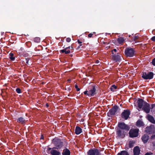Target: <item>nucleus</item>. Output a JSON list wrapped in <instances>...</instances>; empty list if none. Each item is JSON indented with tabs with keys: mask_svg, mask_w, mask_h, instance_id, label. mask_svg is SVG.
<instances>
[{
	"mask_svg": "<svg viewBox=\"0 0 155 155\" xmlns=\"http://www.w3.org/2000/svg\"><path fill=\"white\" fill-rule=\"evenodd\" d=\"M118 128L116 131V137L117 139L124 138L130 127L127 124L124 122H119L117 125Z\"/></svg>",
	"mask_w": 155,
	"mask_h": 155,
	"instance_id": "f257e3e1",
	"label": "nucleus"
},
{
	"mask_svg": "<svg viewBox=\"0 0 155 155\" xmlns=\"http://www.w3.org/2000/svg\"><path fill=\"white\" fill-rule=\"evenodd\" d=\"M52 142L55 147L52 149H56L58 150L61 149L63 146V143L61 139H53Z\"/></svg>",
	"mask_w": 155,
	"mask_h": 155,
	"instance_id": "f03ea898",
	"label": "nucleus"
},
{
	"mask_svg": "<svg viewBox=\"0 0 155 155\" xmlns=\"http://www.w3.org/2000/svg\"><path fill=\"white\" fill-rule=\"evenodd\" d=\"M124 52L125 55L127 57H133L135 54L134 50L130 47L126 48Z\"/></svg>",
	"mask_w": 155,
	"mask_h": 155,
	"instance_id": "7ed1b4c3",
	"label": "nucleus"
},
{
	"mask_svg": "<svg viewBox=\"0 0 155 155\" xmlns=\"http://www.w3.org/2000/svg\"><path fill=\"white\" fill-rule=\"evenodd\" d=\"M97 87V86L94 84L89 86L88 88V95H90V97L93 96L96 94V88Z\"/></svg>",
	"mask_w": 155,
	"mask_h": 155,
	"instance_id": "20e7f679",
	"label": "nucleus"
},
{
	"mask_svg": "<svg viewBox=\"0 0 155 155\" xmlns=\"http://www.w3.org/2000/svg\"><path fill=\"white\" fill-rule=\"evenodd\" d=\"M139 130L138 129L131 128L129 131V136L131 138L137 137L138 135Z\"/></svg>",
	"mask_w": 155,
	"mask_h": 155,
	"instance_id": "39448f33",
	"label": "nucleus"
},
{
	"mask_svg": "<svg viewBox=\"0 0 155 155\" xmlns=\"http://www.w3.org/2000/svg\"><path fill=\"white\" fill-rule=\"evenodd\" d=\"M111 56L112 60L115 62H120L121 60V54L119 52L117 54L113 53Z\"/></svg>",
	"mask_w": 155,
	"mask_h": 155,
	"instance_id": "423d86ee",
	"label": "nucleus"
},
{
	"mask_svg": "<svg viewBox=\"0 0 155 155\" xmlns=\"http://www.w3.org/2000/svg\"><path fill=\"white\" fill-rule=\"evenodd\" d=\"M87 155H101V153L99 150L93 148L89 150L87 153Z\"/></svg>",
	"mask_w": 155,
	"mask_h": 155,
	"instance_id": "0eeeda50",
	"label": "nucleus"
},
{
	"mask_svg": "<svg viewBox=\"0 0 155 155\" xmlns=\"http://www.w3.org/2000/svg\"><path fill=\"white\" fill-rule=\"evenodd\" d=\"M119 107L116 105H114L107 113V115L109 117H111L113 115H114L117 111Z\"/></svg>",
	"mask_w": 155,
	"mask_h": 155,
	"instance_id": "6e6552de",
	"label": "nucleus"
},
{
	"mask_svg": "<svg viewBox=\"0 0 155 155\" xmlns=\"http://www.w3.org/2000/svg\"><path fill=\"white\" fill-rule=\"evenodd\" d=\"M130 113V110L128 109L124 110L121 114V117L124 120H127L129 117Z\"/></svg>",
	"mask_w": 155,
	"mask_h": 155,
	"instance_id": "1a4fd4ad",
	"label": "nucleus"
},
{
	"mask_svg": "<svg viewBox=\"0 0 155 155\" xmlns=\"http://www.w3.org/2000/svg\"><path fill=\"white\" fill-rule=\"evenodd\" d=\"M145 132L148 134H154L155 133V127L153 125H151L145 128Z\"/></svg>",
	"mask_w": 155,
	"mask_h": 155,
	"instance_id": "9d476101",
	"label": "nucleus"
},
{
	"mask_svg": "<svg viewBox=\"0 0 155 155\" xmlns=\"http://www.w3.org/2000/svg\"><path fill=\"white\" fill-rule=\"evenodd\" d=\"M153 73L152 72H149L147 73L143 72L142 77L145 80L151 79L153 78Z\"/></svg>",
	"mask_w": 155,
	"mask_h": 155,
	"instance_id": "9b49d317",
	"label": "nucleus"
},
{
	"mask_svg": "<svg viewBox=\"0 0 155 155\" xmlns=\"http://www.w3.org/2000/svg\"><path fill=\"white\" fill-rule=\"evenodd\" d=\"M150 104L147 102H145L142 107V110L146 113H148L150 112Z\"/></svg>",
	"mask_w": 155,
	"mask_h": 155,
	"instance_id": "f8f14e48",
	"label": "nucleus"
},
{
	"mask_svg": "<svg viewBox=\"0 0 155 155\" xmlns=\"http://www.w3.org/2000/svg\"><path fill=\"white\" fill-rule=\"evenodd\" d=\"M145 102H146L144 101L142 99L139 98L137 102L138 107L140 109L141 108Z\"/></svg>",
	"mask_w": 155,
	"mask_h": 155,
	"instance_id": "ddd939ff",
	"label": "nucleus"
},
{
	"mask_svg": "<svg viewBox=\"0 0 155 155\" xmlns=\"http://www.w3.org/2000/svg\"><path fill=\"white\" fill-rule=\"evenodd\" d=\"M149 138V137L148 135L144 134L142 137L141 139L143 143H145L148 142Z\"/></svg>",
	"mask_w": 155,
	"mask_h": 155,
	"instance_id": "4468645a",
	"label": "nucleus"
},
{
	"mask_svg": "<svg viewBox=\"0 0 155 155\" xmlns=\"http://www.w3.org/2000/svg\"><path fill=\"white\" fill-rule=\"evenodd\" d=\"M140 152V150L138 146L135 147L133 149V153L134 155H139Z\"/></svg>",
	"mask_w": 155,
	"mask_h": 155,
	"instance_id": "2eb2a0df",
	"label": "nucleus"
},
{
	"mask_svg": "<svg viewBox=\"0 0 155 155\" xmlns=\"http://www.w3.org/2000/svg\"><path fill=\"white\" fill-rule=\"evenodd\" d=\"M26 121L27 120L22 117H20L17 120V122L22 124H25Z\"/></svg>",
	"mask_w": 155,
	"mask_h": 155,
	"instance_id": "dca6fc26",
	"label": "nucleus"
},
{
	"mask_svg": "<svg viewBox=\"0 0 155 155\" xmlns=\"http://www.w3.org/2000/svg\"><path fill=\"white\" fill-rule=\"evenodd\" d=\"M62 155H70L71 152L68 149L66 148L63 150L62 153Z\"/></svg>",
	"mask_w": 155,
	"mask_h": 155,
	"instance_id": "f3484780",
	"label": "nucleus"
},
{
	"mask_svg": "<svg viewBox=\"0 0 155 155\" xmlns=\"http://www.w3.org/2000/svg\"><path fill=\"white\" fill-rule=\"evenodd\" d=\"M55 149H52L50 152V153L51 155H61V153L55 150Z\"/></svg>",
	"mask_w": 155,
	"mask_h": 155,
	"instance_id": "a211bd4d",
	"label": "nucleus"
},
{
	"mask_svg": "<svg viewBox=\"0 0 155 155\" xmlns=\"http://www.w3.org/2000/svg\"><path fill=\"white\" fill-rule=\"evenodd\" d=\"M82 132V129L78 126H77L75 127V133L77 135H78L80 134Z\"/></svg>",
	"mask_w": 155,
	"mask_h": 155,
	"instance_id": "6ab92c4d",
	"label": "nucleus"
},
{
	"mask_svg": "<svg viewBox=\"0 0 155 155\" xmlns=\"http://www.w3.org/2000/svg\"><path fill=\"white\" fill-rule=\"evenodd\" d=\"M147 117V119L149 121L153 124H155V120L153 116L150 115L148 114Z\"/></svg>",
	"mask_w": 155,
	"mask_h": 155,
	"instance_id": "aec40b11",
	"label": "nucleus"
},
{
	"mask_svg": "<svg viewBox=\"0 0 155 155\" xmlns=\"http://www.w3.org/2000/svg\"><path fill=\"white\" fill-rule=\"evenodd\" d=\"M136 125L138 127H141L144 126V124L142 121L139 119L136 122Z\"/></svg>",
	"mask_w": 155,
	"mask_h": 155,
	"instance_id": "412c9836",
	"label": "nucleus"
},
{
	"mask_svg": "<svg viewBox=\"0 0 155 155\" xmlns=\"http://www.w3.org/2000/svg\"><path fill=\"white\" fill-rule=\"evenodd\" d=\"M67 49H66L65 48L64 49L61 50L60 51V52L62 53H64L65 54H67L71 53V51L70 50H67Z\"/></svg>",
	"mask_w": 155,
	"mask_h": 155,
	"instance_id": "4be33fe9",
	"label": "nucleus"
},
{
	"mask_svg": "<svg viewBox=\"0 0 155 155\" xmlns=\"http://www.w3.org/2000/svg\"><path fill=\"white\" fill-rule=\"evenodd\" d=\"M117 155H129L128 153L126 150H122L118 153Z\"/></svg>",
	"mask_w": 155,
	"mask_h": 155,
	"instance_id": "5701e85b",
	"label": "nucleus"
},
{
	"mask_svg": "<svg viewBox=\"0 0 155 155\" xmlns=\"http://www.w3.org/2000/svg\"><path fill=\"white\" fill-rule=\"evenodd\" d=\"M117 41L119 44H121L124 42V40L123 37H120L117 38Z\"/></svg>",
	"mask_w": 155,
	"mask_h": 155,
	"instance_id": "b1692460",
	"label": "nucleus"
},
{
	"mask_svg": "<svg viewBox=\"0 0 155 155\" xmlns=\"http://www.w3.org/2000/svg\"><path fill=\"white\" fill-rule=\"evenodd\" d=\"M16 55L13 53H10V60L12 61H14L15 60Z\"/></svg>",
	"mask_w": 155,
	"mask_h": 155,
	"instance_id": "393cba45",
	"label": "nucleus"
},
{
	"mask_svg": "<svg viewBox=\"0 0 155 155\" xmlns=\"http://www.w3.org/2000/svg\"><path fill=\"white\" fill-rule=\"evenodd\" d=\"M134 142L133 141H130L129 143V147L127 148V149L129 148H131L134 147Z\"/></svg>",
	"mask_w": 155,
	"mask_h": 155,
	"instance_id": "a878e982",
	"label": "nucleus"
},
{
	"mask_svg": "<svg viewBox=\"0 0 155 155\" xmlns=\"http://www.w3.org/2000/svg\"><path fill=\"white\" fill-rule=\"evenodd\" d=\"M34 41L35 42L39 43L40 41V38L39 37H36L34 39Z\"/></svg>",
	"mask_w": 155,
	"mask_h": 155,
	"instance_id": "bb28decb",
	"label": "nucleus"
},
{
	"mask_svg": "<svg viewBox=\"0 0 155 155\" xmlns=\"http://www.w3.org/2000/svg\"><path fill=\"white\" fill-rule=\"evenodd\" d=\"M77 41L78 42V44H80V45H79V46H78V48H76V49L79 50V48H80V47L82 45V44H81V43H82V42L81 41H80L79 40V39Z\"/></svg>",
	"mask_w": 155,
	"mask_h": 155,
	"instance_id": "cd10ccee",
	"label": "nucleus"
},
{
	"mask_svg": "<svg viewBox=\"0 0 155 155\" xmlns=\"http://www.w3.org/2000/svg\"><path fill=\"white\" fill-rule=\"evenodd\" d=\"M117 88V87L114 85H113L110 87V89L111 91H114V89H116Z\"/></svg>",
	"mask_w": 155,
	"mask_h": 155,
	"instance_id": "c85d7f7f",
	"label": "nucleus"
},
{
	"mask_svg": "<svg viewBox=\"0 0 155 155\" xmlns=\"http://www.w3.org/2000/svg\"><path fill=\"white\" fill-rule=\"evenodd\" d=\"M111 52L112 53V54H113V53L117 54V53L119 52L117 49L116 48H114L113 49L111 50Z\"/></svg>",
	"mask_w": 155,
	"mask_h": 155,
	"instance_id": "c756f323",
	"label": "nucleus"
},
{
	"mask_svg": "<svg viewBox=\"0 0 155 155\" xmlns=\"http://www.w3.org/2000/svg\"><path fill=\"white\" fill-rule=\"evenodd\" d=\"M16 91L18 93L20 94L21 92V90L19 88H17L16 89Z\"/></svg>",
	"mask_w": 155,
	"mask_h": 155,
	"instance_id": "7c9ffc66",
	"label": "nucleus"
},
{
	"mask_svg": "<svg viewBox=\"0 0 155 155\" xmlns=\"http://www.w3.org/2000/svg\"><path fill=\"white\" fill-rule=\"evenodd\" d=\"M75 88L76 89V90L77 91H80V88L78 87V86L77 84H75Z\"/></svg>",
	"mask_w": 155,
	"mask_h": 155,
	"instance_id": "2f4dec72",
	"label": "nucleus"
},
{
	"mask_svg": "<svg viewBox=\"0 0 155 155\" xmlns=\"http://www.w3.org/2000/svg\"><path fill=\"white\" fill-rule=\"evenodd\" d=\"M138 37H139L138 36H134L133 37V39L134 41H135L138 38Z\"/></svg>",
	"mask_w": 155,
	"mask_h": 155,
	"instance_id": "473e14b6",
	"label": "nucleus"
},
{
	"mask_svg": "<svg viewBox=\"0 0 155 155\" xmlns=\"http://www.w3.org/2000/svg\"><path fill=\"white\" fill-rule=\"evenodd\" d=\"M151 63L153 66H155V58L152 60Z\"/></svg>",
	"mask_w": 155,
	"mask_h": 155,
	"instance_id": "72a5a7b5",
	"label": "nucleus"
},
{
	"mask_svg": "<svg viewBox=\"0 0 155 155\" xmlns=\"http://www.w3.org/2000/svg\"><path fill=\"white\" fill-rule=\"evenodd\" d=\"M84 94L87 95L88 96H90V95H88V94H88V91H87L86 90V91H84Z\"/></svg>",
	"mask_w": 155,
	"mask_h": 155,
	"instance_id": "f704fd0d",
	"label": "nucleus"
},
{
	"mask_svg": "<svg viewBox=\"0 0 155 155\" xmlns=\"http://www.w3.org/2000/svg\"><path fill=\"white\" fill-rule=\"evenodd\" d=\"M93 34L91 33H90V34H89L88 35V37L89 38H91V37H93Z\"/></svg>",
	"mask_w": 155,
	"mask_h": 155,
	"instance_id": "c9c22d12",
	"label": "nucleus"
},
{
	"mask_svg": "<svg viewBox=\"0 0 155 155\" xmlns=\"http://www.w3.org/2000/svg\"><path fill=\"white\" fill-rule=\"evenodd\" d=\"M71 39L70 38H67L66 39V41L68 42H70L71 41Z\"/></svg>",
	"mask_w": 155,
	"mask_h": 155,
	"instance_id": "e433bc0d",
	"label": "nucleus"
},
{
	"mask_svg": "<svg viewBox=\"0 0 155 155\" xmlns=\"http://www.w3.org/2000/svg\"><path fill=\"white\" fill-rule=\"evenodd\" d=\"M65 48H66V49H70L71 48V49H72V50L74 49L73 48V47L72 46V45L71 46H69L68 47Z\"/></svg>",
	"mask_w": 155,
	"mask_h": 155,
	"instance_id": "4c0bfd02",
	"label": "nucleus"
},
{
	"mask_svg": "<svg viewBox=\"0 0 155 155\" xmlns=\"http://www.w3.org/2000/svg\"><path fill=\"white\" fill-rule=\"evenodd\" d=\"M26 60V64H28V61L29 60V58H25Z\"/></svg>",
	"mask_w": 155,
	"mask_h": 155,
	"instance_id": "58836bf2",
	"label": "nucleus"
},
{
	"mask_svg": "<svg viewBox=\"0 0 155 155\" xmlns=\"http://www.w3.org/2000/svg\"><path fill=\"white\" fill-rule=\"evenodd\" d=\"M153 154L152 152H147L144 155H151Z\"/></svg>",
	"mask_w": 155,
	"mask_h": 155,
	"instance_id": "ea45409f",
	"label": "nucleus"
},
{
	"mask_svg": "<svg viewBox=\"0 0 155 155\" xmlns=\"http://www.w3.org/2000/svg\"><path fill=\"white\" fill-rule=\"evenodd\" d=\"M151 40L153 41H155V36H153L151 38Z\"/></svg>",
	"mask_w": 155,
	"mask_h": 155,
	"instance_id": "a19ab883",
	"label": "nucleus"
},
{
	"mask_svg": "<svg viewBox=\"0 0 155 155\" xmlns=\"http://www.w3.org/2000/svg\"><path fill=\"white\" fill-rule=\"evenodd\" d=\"M151 138L152 139L155 138V134L151 136Z\"/></svg>",
	"mask_w": 155,
	"mask_h": 155,
	"instance_id": "79ce46f5",
	"label": "nucleus"
},
{
	"mask_svg": "<svg viewBox=\"0 0 155 155\" xmlns=\"http://www.w3.org/2000/svg\"><path fill=\"white\" fill-rule=\"evenodd\" d=\"M152 107L151 108H153L155 107V104H152L151 105Z\"/></svg>",
	"mask_w": 155,
	"mask_h": 155,
	"instance_id": "37998d69",
	"label": "nucleus"
},
{
	"mask_svg": "<svg viewBox=\"0 0 155 155\" xmlns=\"http://www.w3.org/2000/svg\"><path fill=\"white\" fill-rule=\"evenodd\" d=\"M44 138V137L43 135H41V138H40V139H43Z\"/></svg>",
	"mask_w": 155,
	"mask_h": 155,
	"instance_id": "c03bdc74",
	"label": "nucleus"
},
{
	"mask_svg": "<svg viewBox=\"0 0 155 155\" xmlns=\"http://www.w3.org/2000/svg\"><path fill=\"white\" fill-rule=\"evenodd\" d=\"M152 144L153 146L155 147V141L153 142Z\"/></svg>",
	"mask_w": 155,
	"mask_h": 155,
	"instance_id": "a18cd8bd",
	"label": "nucleus"
},
{
	"mask_svg": "<svg viewBox=\"0 0 155 155\" xmlns=\"http://www.w3.org/2000/svg\"><path fill=\"white\" fill-rule=\"evenodd\" d=\"M99 63V61L98 60H97L96 61V64H98Z\"/></svg>",
	"mask_w": 155,
	"mask_h": 155,
	"instance_id": "49530a36",
	"label": "nucleus"
},
{
	"mask_svg": "<svg viewBox=\"0 0 155 155\" xmlns=\"http://www.w3.org/2000/svg\"><path fill=\"white\" fill-rule=\"evenodd\" d=\"M51 149H52L51 148H50V147H48V149H47V150H48V151H50V150H51Z\"/></svg>",
	"mask_w": 155,
	"mask_h": 155,
	"instance_id": "de8ad7c7",
	"label": "nucleus"
},
{
	"mask_svg": "<svg viewBox=\"0 0 155 155\" xmlns=\"http://www.w3.org/2000/svg\"><path fill=\"white\" fill-rule=\"evenodd\" d=\"M46 107H49V105L47 103L46 105H45Z\"/></svg>",
	"mask_w": 155,
	"mask_h": 155,
	"instance_id": "09e8293b",
	"label": "nucleus"
},
{
	"mask_svg": "<svg viewBox=\"0 0 155 155\" xmlns=\"http://www.w3.org/2000/svg\"><path fill=\"white\" fill-rule=\"evenodd\" d=\"M31 44V43L30 42H28L26 43L27 44Z\"/></svg>",
	"mask_w": 155,
	"mask_h": 155,
	"instance_id": "8fccbe9b",
	"label": "nucleus"
},
{
	"mask_svg": "<svg viewBox=\"0 0 155 155\" xmlns=\"http://www.w3.org/2000/svg\"><path fill=\"white\" fill-rule=\"evenodd\" d=\"M91 33H92L93 34V35L94 34H96V32H91Z\"/></svg>",
	"mask_w": 155,
	"mask_h": 155,
	"instance_id": "3c124183",
	"label": "nucleus"
},
{
	"mask_svg": "<svg viewBox=\"0 0 155 155\" xmlns=\"http://www.w3.org/2000/svg\"><path fill=\"white\" fill-rule=\"evenodd\" d=\"M13 87V88H12V90H14L15 87Z\"/></svg>",
	"mask_w": 155,
	"mask_h": 155,
	"instance_id": "603ef678",
	"label": "nucleus"
},
{
	"mask_svg": "<svg viewBox=\"0 0 155 155\" xmlns=\"http://www.w3.org/2000/svg\"><path fill=\"white\" fill-rule=\"evenodd\" d=\"M14 43V42H11V41H10V43H12V44H13Z\"/></svg>",
	"mask_w": 155,
	"mask_h": 155,
	"instance_id": "864d4df0",
	"label": "nucleus"
},
{
	"mask_svg": "<svg viewBox=\"0 0 155 155\" xmlns=\"http://www.w3.org/2000/svg\"><path fill=\"white\" fill-rule=\"evenodd\" d=\"M71 81V80H70V79H68V81Z\"/></svg>",
	"mask_w": 155,
	"mask_h": 155,
	"instance_id": "5fc2aeb1",
	"label": "nucleus"
},
{
	"mask_svg": "<svg viewBox=\"0 0 155 155\" xmlns=\"http://www.w3.org/2000/svg\"><path fill=\"white\" fill-rule=\"evenodd\" d=\"M104 44H106V42H104Z\"/></svg>",
	"mask_w": 155,
	"mask_h": 155,
	"instance_id": "6e6d98bb",
	"label": "nucleus"
},
{
	"mask_svg": "<svg viewBox=\"0 0 155 155\" xmlns=\"http://www.w3.org/2000/svg\"><path fill=\"white\" fill-rule=\"evenodd\" d=\"M82 48H83L84 47H83V46H82V47H81Z\"/></svg>",
	"mask_w": 155,
	"mask_h": 155,
	"instance_id": "4d7b16f0",
	"label": "nucleus"
},
{
	"mask_svg": "<svg viewBox=\"0 0 155 155\" xmlns=\"http://www.w3.org/2000/svg\"><path fill=\"white\" fill-rule=\"evenodd\" d=\"M10 154L11 155V152L10 151Z\"/></svg>",
	"mask_w": 155,
	"mask_h": 155,
	"instance_id": "13d9d810",
	"label": "nucleus"
},
{
	"mask_svg": "<svg viewBox=\"0 0 155 155\" xmlns=\"http://www.w3.org/2000/svg\"><path fill=\"white\" fill-rule=\"evenodd\" d=\"M73 51H71V52H72Z\"/></svg>",
	"mask_w": 155,
	"mask_h": 155,
	"instance_id": "bf43d9fd",
	"label": "nucleus"
}]
</instances>
